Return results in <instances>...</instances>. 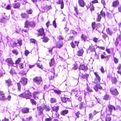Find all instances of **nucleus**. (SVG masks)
<instances>
[{
  "mask_svg": "<svg viewBox=\"0 0 121 121\" xmlns=\"http://www.w3.org/2000/svg\"><path fill=\"white\" fill-rule=\"evenodd\" d=\"M39 33V36L42 35L43 36H44L45 34L44 33V29L43 28L39 29L38 31Z\"/></svg>",
  "mask_w": 121,
  "mask_h": 121,
  "instance_id": "nucleus-8",
  "label": "nucleus"
},
{
  "mask_svg": "<svg viewBox=\"0 0 121 121\" xmlns=\"http://www.w3.org/2000/svg\"><path fill=\"white\" fill-rule=\"evenodd\" d=\"M17 86L18 87V91H20L21 88V86L20 84L19 83H18L17 84Z\"/></svg>",
  "mask_w": 121,
  "mask_h": 121,
  "instance_id": "nucleus-48",
  "label": "nucleus"
},
{
  "mask_svg": "<svg viewBox=\"0 0 121 121\" xmlns=\"http://www.w3.org/2000/svg\"><path fill=\"white\" fill-rule=\"evenodd\" d=\"M12 52L13 54H15L16 55H17L18 53V51L16 49L13 50H12Z\"/></svg>",
  "mask_w": 121,
  "mask_h": 121,
  "instance_id": "nucleus-37",
  "label": "nucleus"
},
{
  "mask_svg": "<svg viewBox=\"0 0 121 121\" xmlns=\"http://www.w3.org/2000/svg\"><path fill=\"white\" fill-rule=\"evenodd\" d=\"M93 88L96 92L98 91V89H102V87L99 84L96 85L93 87Z\"/></svg>",
  "mask_w": 121,
  "mask_h": 121,
  "instance_id": "nucleus-12",
  "label": "nucleus"
},
{
  "mask_svg": "<svg viewBox=\"0 0 121 121\" xmlns=\"http://www.w3.org/2000/svg\"><path fill=\"white\" fill-rule=\"evenodd\" d=\"M106 31L107 33L110 35H111L112 34V31L110 30L109 28L107 29Z\"/></svg>",
  "mask_w": 121,
  "mask_h": 121,
  "instance_id": "nucleus-30",
  "label": "nucleus"
},
{
  "mask_svg": "<svg viewBox=\"0 0 121 121\" xmlns=\"http://www.w3.org/2000/svg\"><path fill=\"white\" fill-rule=\"evenodd\" d=\"M56 99L54 98H52L50 99V101L51 103H53L56 102Z\"/></svg>",
  "mask_w": 121,
  "mask_h": 121,
  "instance_id": "nucleus-40",
  "label": "nucleus"
},
{
  "mask_svg": "<svg viewBox=\"0 0 121 121\" xmlns=\"http://www.w3.org/2000/svg\"><path fill=\"white\" fill-rule=\"evenodd\" d=\"M55 61L54 59L52 58L51 59L50 61L49 62V64L50 66H52L54 64Z\"/></svg>",
  "mask_w": 121,
  "mask_h": 121,
  "instance_id": "nucleus-29",
  "label": "nucleus"
},
{
  "mask_svg": "<svg viewBox=\"0 0 121 121\" xmlns=\"http://www.w3.org/2000/svg\"><path fill=\"white\" fill-rule=\"evenodd\" d=\"M89 118L90 119H92L93 117V116L92 115V113H91L89 114Z\"/></svg>",
  "mask_w": 121,
  "mask_h": 121,
  "instance_id": "nucleus-59",
  "label": "nucleus"
},
{
  "mask_svg": "<svg viewBox=\"0 0 121 121\" xmlns=\"http://www.w3.org/2000/svg\"><path fill=\"white\" fill-rule=\"evenodd\" d=\"M32 117H29L26 118V120L29 121H32Z\"/></svg>",
  "mask_w": 121,
  "mask_h": 121,
  "instance_id": "nucleus-52",
  "label": "nucleus"
},
{
  "mask_svg": "<svg viewBox=\"0 0 121 121\" xmlns=\"http://www.w3.org/2000/svg\"><path fill=\"white\" fill-rule=\"evenodd\" d=\"M30 22L27 20H26L25 23V27L27 28L29 26H30Z\"/></svg>",
  "mask_w": 121,
  "mask_h": 121,
  "instance_id": "nucleus-28",
  "label": "nucleus"
},
{
  "mask_svg": "<svg viewBox=\"0 0 121 121\" xmlns=\"http://www.w3.org/2000/svg\"><path fill=\"white\" fill-rule=\"evenodd\" d=\"M11 96L10 95H9L7 97V98H6V100L7 99L9 101H10L11 100Z\"/></svg>",
  "mask_w": 121,
  "mask_h": 121,
  "instance_id": "nucleus-50",
  "label": "nucleus"
},
{
  "mask_svg": "<svg viewBox=\"0 0 121 121\" xmlns=\"http://www.w3.org/2000/svg\"><path fill=\"white\" fill-rule=\"evenodd\" d=\"M11 7V6L10 5H8L7 6L6 8V9L8 10L10 9Z\"/></svg>",
  "mask_w": 121,
  "mask_h": 121,
  "instance_id": "nucleus-61",
  "label": "nucleus"
},
{
  "mask_svg": "<svg viewBox=\"0 0 121 121\" xmlns=\"http://www.w3.org/2000/svg\"><path fill=\"white\" fill-rule=\"evenodd\" d=\"M78 2L79 5L80 6L82 7L84 6L85 4L83 0H79Z\"/></svg>",
  "mask_w": 121,
  "mask_h": 121,
  "instance_id": "nucleus-15",
  "label": "nucleus"
},
{
  "mask_svg": "<svg viewBox=\"0 0 121 121\" xmlns=\"http://www.w3.org/2000/svg\"><path fill=\"white\" fill-rule=\"evenodd\" d=\"M49 78L50 79H52L54 78V73H53L50 72L48 73Z\"/></svg>",
  "mask_w": 121,
  "mask_h": 121,
  "instance_id": "nucleus-14",
  "label": "nucleus"
},
{
  "mask_svg": "<svg viewBox=\"0 0 121 121\" xmlns=\"http://www.w3.org/2000/svg\"><path fill=\"white\" fill-rule=\"evenodd\" d=\"M30 101L32 104L36 105V102L33 99H31Z\"/></svg>",
  "mask_w": 121,
  "mask_h": 121,
  "instance_id": "nucleus-44",
  "label": "nucleus"
},
{
  "mask_svg": "<svg viewBox=\"0 0 121 121\" xmlns=\"http://www.w3.org/2000/svg\"><path fill=\"white\" fill-rule=\"evenodd\" d=\"M93 41L95 42H97L98 40V39L96 37H95L93 39Z\"/></svg>",
  "mask_w": 121,
  "mask_h": 121,
  "instance_id": "nucleus-62",
  "label": "nucleus"
},
{
  "mask_svg": "<svg viewBox=\"0 0 121 121\" xmlns=\"http://www.w3.org/2000/svg\"><path fill=\"white\" fill-rule=\"evenodd\" d=\"M34 82L37 84L39 85L41 84L42 81V78L41 77H36L33 79Z\"/></svg>",
  "mask_w": 121,
  "mask_h": 121,
  "instance_id": "nucleus-1",
  "label": "nucleus"
},
{
  "mask_svg": "<svg viewBox=\"0 0 121 121\" xmlns=\"http://www.w3.org/2000/svg\"><path fill=\"white\" fill-rule=\"evenodd\" d=\"M29 111V109L27 108H25L23 109L22 111V112L23 113H27Z\"/></svg>",
  "mask_w": 121,
  "mask_h": 121,
  "instance_id": "nucleus-21",
  "label": "nucleus"
},
{
  "mask_svg": "<svg viewBox=\"0 0 121 121\" xmlns=\"http://www.w3.org/2000/svg\"><path fill=\"white\" fill-rule=\"evenodd\" d=\"M100 15H101L103 17H105V12L102 11L100 12Z\"/></svg>",
  "mask_w": 121,
  "mask_h": 121,
  "instance_id": "nucleus-39",
  "label": "nucleus"
},
{
  "mask_svg": "<svg viewBox=\"0 0 121 121\" xmlns=\"http://www.w3.org/2000/svg\"><path fill=\"white\" fill-rule=\"evenodd\" d=\"M31 96V93H30L29 92L28 93L25 94L24 98H25L26 99H30Z\"/></svg>",
  "mask_w": 121,
  "mask_h": 121,
  "instance_id": "nucleus-18",
  "label": "nucleus"
},
{
  "mask_svg": "<svg viewBox=\"0 0 121 121\" xmlns=\"http://www.w3.org/2000/svg\"><path fill=\"white\" fill-rule=\"evenodd\" d=\"M25 94L24 93H22L20 95H18V96L19 97H21L24 98Z\"/></svg>",
  "mask_w": 121,
  "mask_h": 121,
  "instance_id": "nucleus-60",
  "label": "nucleus"
},
{
  "mask_svg": "<svg viewBox=\"0 0 121 121\" xmlns=\"http://www.w3.org/2000/svg\"><path fill=\"white\" fill-rule=\"evenodd\" d=\"M108 108L110 112V113L109 114L110 115L111 114L113 109H114V110H115V108L112 105H109L108 106Z\"/></svg>",
  "mask_w": 121,
  "mask_h": 121,
  "instance_id": "nucleus-10",
  "label": "nucleus"
},
{
  "mask_svg": "<svg viewBox=\"0 0 121 121\" xmlns=\"http://www.w3.org/2000/svg\"><path fill=\"white\" fill-rule=\"evenodd\" d=\"M6 61L8 64L13 65V63L12 59L11 58H9L7 59L6 60Z\"/></svg>",
  "mask_w": 121,
  "mask_h": 121,
  "instance_id": "nucleus-11",
  "label": "nucleus"
},
{
  "mask_svg": "<svg viewBox=\"0 0 121 121\" xmlns=\"http://www.w3.org/2000/svg\"><path fill=\"white\" fill-rule=\"evenodd\" d=\"M74 10H75V12L76 13V14H75L74 15H76V14H78V11L77 9V8L76 7H74Z\"/></svg>",
  "mask_w": 121,
  "mask_h": 121,
  "instance_id": "nucleus-55",
  "label": "nucleus"
},
{
  "mask_svg": "<svg viewBox=\"0 0 121 121\" xmlns=\"http://www.w3.org/2000/svg\"><path fill=\"white\" fill-rule=\"evenodd\" d=\"M20 69H22L24 68V65L23 63H20L19 65Z\"/></svg>",
  "mask_w": 121,
  "mask_h": 121,
  "instance_id": "nucleus-46",
  "label": "nucleus"
},
{
  "mask_svg": "<svg viewBox=\"0 0 121 121\" xmlns=\"http://www.w3.org/2000/svg\"><path fill=\"white\" fill-rule=\"evenodd\" d=\"M68 112V111L67 110H63L61 112V115H64L65 114H67Z\"/></svg>",
  "mask_w": 121,
  "mask_h": 121,
  "instance_id": "nucleus-24",
  "label": "nucleus"
},
{
  "mask_svg": "<svg viewBox=\"0 0 121 121\" xmlns=\"http://www.w3.org/2000/svg\"><path fill=\"white\" fill-rule=\"evenodd\" d=\"M38 92H34L33 95L34 96L35 99L38 98V96H37V95L38 94Z\"/></svg>",
  "mask_w": 121,
  "mask_h": 121,
  "instance_id": "nucleus-38",
  "label": "nucleus"
},
{
  "mask_svg": "<svg viewBox=\"0 0 121 121\" xmlns=\"http://www.w3.org/2000/svg\"><path fill=\"white\" fill-rule=\"evenodd\" d=\"M119 4V2L118 0H116L113 1L112 5L114 7H117Z\"/></svg>",
  "mask_w": 121,
  "mask_h": 121,
  "instance_id": "nucleus-9",
  "label": "nucleus"
},
{
  "mask_svg": "<svg viewBox=\"0 0 121 121\" xmlns=\"http://www.w3.org/2000/svg\"><path fill=\"white\" fill-rule=\"evenodd\" d=\"M63 45V44L62 43L60 42H58L57 43L56 46V47L59 48H61L62 47Z\"/></svg>",
  "mask_w": 121,
  "mask_h": 121,
  "instance_id": "nucleus-16",
  "label": "nucleus"
},
{
  "mask_svg": "<svg viewBox=\"0 0 121 121\" xmlns=\"http://www.w3.org/2000/svg\"><path fill=\"white\" fill-rule=\"evenodd\" d=\"M29 53V51L28 50H25V55L26 56Z\"/></svg>",
  "mask_w": 121,
  "mask_h": 121,
  "instance_id": "nucleus-53",
  "label": "nucleus"
},
{
  "mask_svg": "<svg viewBox=\"0 0 121 121\" xmlns=\"http://www.w3.org/2000/svg\"><path fill=\"white\" fill-rule=\"evenodd\" d=\"M26 12L27 13L29 14H32L33 12V10L31 9H27L26 11Z\"/></svg>",
  "mask_w": 121,
  "mask_h": 121,
  "instance_id": "nucleus-35",
  "label": "nucleus"
},
{
  "mask_svg": "<svg viewBox=\"0 0 121 121\" xmlns=\"http://www.w3.org/2000/svg\"><path fill=\"white\" fill-rule=\"evenodd\" d=\"M94 73L96 77L95 79V82L96 83H99L101 79L100 77L97 73L95 72Z\"/></svg>",
  "mask_w": 121,
  "mask_h": 121,
  "instance_id": "nucleus-4",
  "label": "nucleus"
},
{
  "mask_svg": "<svg viewBox=\"0 0 121 121\" xmlns=\"http://www.w3.org/2000/svg\"><path fill=\"white\" fill-rule=\"evenodd\" d=\"M103 98L104 99L108 100L110 99V96L108 94H106L103 97Z\"/></svg>",
  "mask_w": 121,
  "mask_h": 121,
  "instance_id": "nucleus-22",
  "label": "nucleus"
},
{
  "mask_svg": "<svg viewBox=\"0 0 121 121\" xmlns=\"http://www.w3.org/2000/svg\"><path fill=\"white\" fill-rule=\"evenodd\" d=\"M21 58H19L18 59L16 60L15 61V64H19V63H20L21 61Z\"/></svg>",
  "mask_w": 121,
  "mask_h": 121,
  "instance_id": "nucleus-43",
  "label": "nucleus"
},
{
  "mask_svg": "<svg viewBox=\"0 0 121 121\" xmlns=\"http://www.w3.org/2000/svg\"><path fill=\"white\" fill-rule=\"evenodd\" d=\"M85 106V104L83 102H81L79 105V108L80 109H82Z\"/></svg>",
  "mask_w": 121,
  "mask_h": 121,
  "instance_id": "nucleus-32",
  "label": "nucleus"
},
{
  "mask_svg": "<svg viewBox=\"0 0 121 121\" xmlns=\"http://www.w3.org/2000/svg\"><path fill=\"white\" fill-rule=\"evenodd\" d=\"M7 19L4 17H3L0 19V24L2 25V26L4 25V23L7 22Z\"/></svg>",
  "mask_w": 121,
  "mask_h": 121,
  "instance_id": "nucleus-7",
  "label": "nucleus"
},
{
  "mask_svg": "<svg viewBox=\"0 0 121 121\" xmlns=\"http://www.w3.org/2000/svg\"><path fill=\"white\" fill-rule=\"evenodd\" d=\"M111 120V118L110 117H108L106 118V121H110Z\"/></svg>",
  "mask_w": 121,
  "mask_h": 121,
  "instance_id": "nucleus-63",
  "label": "nucleus"
},
{
  "mask_svg": "<svg viewBox=\"0 0 121 121\" xmlns=\"http://www.w3.org/2000/svg\"><path fill=\"white\" fill-rule=\"evenodd\" d=\"M117 69L118 70H121V65L119 64L118 67Z\"/></svg>",
  "mask_w": 121,
  "mask_h": 121,
  "instance_id": "nucleus-64",
  "label": "nucleus"
},
{
  "mask_svg": "<svg viewBox=\"0 0 121 121\" xmlns=\"http://www.w3.org/2000/svg\"><path fill=\"white\" fill-rule=\"evenodd\" d=\"M102 37L104 39H105L107 36V35L103 33L102 35Z\"/></svg>",
  "mask_w": 121,
  "mask_h": 121,
  "instance_id": "nucleus-56",
  "label": "nucleus"
},
{
  "mask_svg": "<svg viewBox=\"0 0 121 121\" xmlns=\"http://www.w3.org/2000/svg\"><path fill=\"white\" fill-rule=\"evenodd\" d=\"M59 107L58 106H54V107L52 108V109L54 111L57 112L59 109Z\"/></svg>",
  "mask_w": 121,
  "mask_h": 121,
  "instance_id": "nucleus-26",
  "label": "nucleus"
},
{
  "mask_svg": "<svg viewBox=\"0 0 121 121\" xmlns=\"http://www.w3.org/2000/svg\"><path fill=\"white\" fill-rule=\"evenodd\" d=\"M20 5V4L19 3H15L14 4V8H17L19 7Z\"/></svg>",
  "mask_w": 121,
  "mask_h": 121,
  "instance_id": "nucleus-34",
  "label": "nucleus"
},
{
  "mask_svg": "<svg viewBox=\"0 0 121 121\" xmlns=\"http://www.w3.org/2000/svg\"><path fill=\"white\" fill-rule=\"evenodd\" d=\"M44 109V108H43V106L42 105H41V106H40L39 107H38L37 108V109L38 111V115H36V116L37 117L38 115L40 116V115L41 114H43V111Z\"/></svg>",
  "mask_w": 121,
  "mask_h": 121,
  "instance_id": "nucleus-2",
  "label": "nucleus"
},
{
  "mask_svg": "<svg viewBox=\"0 0 121 121\" xmlns=\"http://www.w3.org/2000/svg\"><path fill=\"white\" fill-rule=\"evenodd\" d=\"M45 9L47 10H48L51 9V6H47L46 7Z\"/></svg>",
  "mask_w": 121,
  "mask_h": 121,
  "instance_id": "nucleus-58",
  "label": "nucleus"
},
{
  "mask_svg": "<svg viewBox=\"0 0 121 121\" xmlns=\"http://www.w3.org/2000/svg\"><path fill=\"white\" fill-rule=\"evenodd\" d=\"M114 60L115 64H117L118 63V62L119 60L115 57H114Z\"/></svg>",
  "mask_w": 121,
  "mask_h": 121,
  "instance_id": "nucleus-41",
  "label": "nucleus"
},
{
  "mask_svg": "<svg viewBox=\"0 0 121 121\" xmlns=\"http://www.w3.org/2000/svg\"><path fill=\"white\" fill-rule=\"evenodd\" d=\"M87 91L90 92H92L93 91L89 87L87 86Z\"/></svg>",
  "mask_w": 121,
  "mask_h": 121,
  "instance_id": "nucleus-49",
  "label": "nucleus"
},
{
  "mask_svg": "<svg viewBox=\"0 0 121 121\" xmlns=\"http://www.w3.org/2000/svg\"><path fill=\"white\" fill-rule=\"evenodd\" d=\"M58 39L59 40H62L63 39V37L62 36H59L58 37Z\"/></svg>",
  "mask_w": 121,
  "mask_h": 121,
  "instance_id": "nucleus-51",
  "label": "nucleus"
},
{
  "mask_svg": "<svg viewBox=\"0 0 121 121\" xmlns=\"http://www.w3.org/2000/svg\"><path fill=\"white\" fill-rule=\"evenodd\" d=\"M43 41L45 43H47L48 42L49 40V39L47 37H45L43 36Z\"/></svg>",
  "mask_w": 121,
  "mask_h": 121,
  "instance_id": "nucleus-27",
  "label": "nucleus"
},
{
  "mask_svg": "<svg viewBox=\"0 0 121 121\" xmlns=\"http://www.w3.org/2000/svg\"><path fill=\"white\" fill-rule=\"evenodd\" d=\"M6 100V98L5 97L4 95H2V96H0V101L2 100L4 101Z\"/></svg>",
  "mask_w": 121,
  "mask_h": 121,
  "instance_id": "nucleus-31",
  "label": "nucleus"
},
{
  "mask_svg": "<svg viewBox=\"0 0 121 121\" xmlns=\"http://www.w3.org/2000/svg\"><path fill=\"white\" fill-rule=\"evenodd\" d=\"M110 91L111 94L113 95H116L119 94L116 89L112 88L110 89Z\"/></svg>",
  "mask_w": 121,
  "mask_h": 121,
  "instance_id": "nucleus-5",
  "label": "nucleus"
},
{
  "mask_svg": "<svg viewBox=\"0 0 121 121\" xmlns=\"http://www.w3.org/2000/svg\"><path fill=\"white\" fill-rule=\"evenodd\" d=\"M88 69L87 66L84 65H80L79 67V70L80 71V73H81L80 70H82L85 72Z\"/></svg>",
  "mask_w": 121,
  "mask_h": 121,
  "instance_id": "nucleus-3",
  "label": "nucleus"
},
{
  "mask_svg": "<svg viewBox=\"0 0 121 121\" xmlns=\"http://www.w3.org/2000/svg\"><path fill=\"white\" fill-rule=\"evenodd\" d=\"M27 79L26 78H22L21 79L20 82L23 85H25L27 83Z\"/></svg>",
  "mask_w": 121,
  "mask_h": 121,
  "instance_id": "nucleus-6",
  "label": "nucleus"
},
{
  "mask_svg": "<svg viewBox=\"0 0 121 121\" xmlns=\"http://www.w3.org/2000/svg\"><path fill=\"white\" fill-rule=\"evenodd\" d=\"M37 66L39 68H40L42 69H43V67L42 65L39 63H38L37 64Z\"/></svg>",
  "mask_w": 121,
  "mask_h": 121,
  "instance_id": "nucleus-45",
  "label": "nucleus"
},
{
  "mask_svg": "<svg viewBox=\"0 0 121 121\" xmlns=\"http://www.w3.org/2000/svg\"><path fill=\"white\" fill-rule=\"evenodd\" d=\"M64 2H63L62 0H59L58 2H57V3L58 4H62V3H63Z\"/></svg>",
  "mask_w": 121,
  "mask_h": 121,
  "instance_id": "nucleus-54",
  "label": "nucleus"
},
{
  "mask_svg": "<svg viewBox=\"0 0 121 121\" xmlns=\"http://www.w3.org/2000/svg\"><path fill=\"white\" fill-rule=\"evenodd\" d=\"M6 82L8 86H11L12 84V82L10 79H9L6 81Z\"/></svg>",
  "mask_w": 121,
  "mask_h": 121,
  "instance_id": "nucleus-23",
  "label": "nucleus"
},
{
  "mask_svg": "<svg viewBox=\"0 0 121 121\" xmlns=\"http://www.w3.org/2000/svg\"><path fill=\"white\" fill-rule=\"evenodd\" d=\"M81 38L84 41H85L86 40L87 37L86 35H82L81 36Z\"/></svg>",
  "mask_w": 121,
  "mask_h": 121,
  "instance_id": "nucleus-36",
  "label": "nucleus"
},
{
  "mask_svg": "<svg viewBox=\"0 0 121 121\" xmlns=\"http://www.w3.org/2000/svg\"><path fill=\"white\" fill-rule=\"evenodd\" d=\"M35 24L34 23L31 22H30V26L32 27H35Z\"/></svg>",
  "mask_w": 121,
  "mask_h": 121,
  "instance_id": "nucleus-42",
  "label": "nucleus"
},
{
  "mask_svg": "<svg viewBox=\"0 0 121 121\" xmlns=\"http://www.w3.org/2000/svg\"><path fill=\"white\" fill-rule=\"evenodd\" d=\"M52 120V118L49 117V118L46 119L45 121H50Z\"/></svg>",
  "mask_w": 121,
  "mask_h": 121,
  "instance_id": "nucleus-57",
  "label": "nucleus"
},
{
  "mask_svg": "<svg viewBox=\"0 0 121 121\" xmlns=\"http://www.w3.org/2000/svg\"><path fill=\"white\" fill-rule=\"evenodd\" d=\"M42 105L43 108H44V109H46V111H48L50 110V108L49 106H47L44 104H43Z\"/></svg>",
  "mask_w": 121,
  "mask_h": 121,
  "instance_id": "nucleus-20",
  "label": "nucleus"
},
{
  "mask_svg": "<svg viewBox=\"0 0 121 121\" xmlns=\"http://www.w3.org/2000/svg\"><path fill=\"white\" fill-rule=\"evenodd\" d=\"M10 73L12 76H14L16 74V72L15 70L13 68H12L10 70Z\"/></svg>",
  "mask_w": 121,
  "mask_h": 121,
  "instance_id": "nucleus-17",
  "label": "nucleus"
},
{
  "mask_svg": "<svg viewBox=\"0 0 121 121\" xmlns=\"http://www.w3.org/2000/svg\"><path fill=\"white\" fill-rule=\"evenodd\" d=\"M112 83L115 84L117 82V79L116 78L114 77L112 78Z\"/></svg>",
  "mask_w": 121,
  "mask_h": 121,
  "instance_id": "nucleus-33",
  "label": "nucleus"
},
{
  "mask_svg": "<svg viewBox=\"0 0 121 121\" xmlns=\"http://www.w3.org/2000/svg\"><path fill=\"white\" fill-rule=\"evenodd\" d=\"M21 16L22 18H27L29 17V15L25 13L22 14Z\"/></svg>",
  "mask_w": 121,
  "mask_h": 121,
  "instance_id": "nucleus-25",
  "label": "nucleus"
},
{
  "mask_svg": "<svg viewBox=\"0 0 121 121\" xmlns=\"http://www.w3.org/2000/svg\"><path fill=\"white\" fill-rule=\"evenodd\" d=\"M61 99L62 102L64 103H66L67 101H70V99L69 98L65 97H61Z\"/></svg>",
  "mask_w": 121,
  "mask_h": 121,
  "instance_id": "nucleus-13",
  "label": "nucleus"
},
{
  "mask_svg": "<svg viewBox=\"0 0 121 121\" xmlns=\"http://www.w3.org/2000/svg\"><path fill=\"white\" fill-rule=\"evenodd\" d=\"M83 52V49H82L77 52V54L78 56H82V55Z\"/></svg>",
  "mask_w": 121,
  "mask_h": 121,
  "instance_id": "nucleus-19",
  "label": "nucleus"
},
{
  "mask_svg": "<svg viewBox=\"0 0 121 121\" xmlns=\"http://www.w3.org/2000/svg\"><path fill=\"white\" fill-rule=\"evenodd\" d=\"M101 18V17L100 16V15L99 14H98L97 20L98 22L100 21Z\"/></svg>",
  "mask_w": 121,
  "mask_h": 121,
  "instance_id": "nucleus-47",
  "label": "nucleus"
}]
</instances>
